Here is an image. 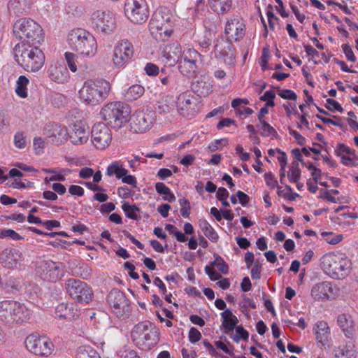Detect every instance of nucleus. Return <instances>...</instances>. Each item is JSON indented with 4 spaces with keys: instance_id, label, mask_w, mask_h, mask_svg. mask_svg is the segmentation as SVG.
<instances>
[{
    "instance_id": "f257e3e1",
    "label": "nucleus",
    "mask_w": 358,
    "mask_h": 358,
    "mask_svg": "<svg viewBox=\"0 0 358 358\" xmlns=\"http://www.w3.org/2000/svg\"><path fill=\"white\" fill-rule=\"evenodd\" d=\"M175 15L165 6L157 8L149 22V31L157 41L167 40L173 34Z\"/></svg>"
},
{
    "instance_id": "f03ea898",
    "label": "nucleus",
    "mask_w": 358,
    "mask_h": 358,
    "mask_svg": "<svg viewBox=\"0 0 358 358\" xmlns=\"http://www.w3.org/2000/svg\"><path fill=\"white\" fill-rule=\"evenodd\" d=\"M320 266L327 275L336 280L346 278L352 268L351 260L345 254L339 252L324 255L320 259Z\"/></svg>"
},
{
    "instance_id": "7ed1b4c3",
    "label": "nucleus",
    "mask_w": 358,
    "mask_h": 358,
    "mask_svg": "<svg viewBox=\"0 0 358 358\" xmlns=\"http://www.w3.org/2000/svg\"><path fill=\"white\" fill-rule=\"evenodd\" d=\"M67 43L78 55L92 57L97 52V43L94 36L82 28L71 29L67 36Z\"/></svg>"
},
{
    "instance_id": "20e7f679",
    "label": "nucleus",
    "mask_w": 358,
    "mask_h": 358,
    "mask_svg": "<svg viewBox=\"0 0 358 358\" xmlns=\"http://www.w3.org/2000/svg\"><path fill=\"white\" fill-rule=\"evenodd\" d=\"M110 90L109 81L104 79L91 80L84 83L79 91V96L85 103L96 106L108 96Z\"/></svg>"
},
{
    "instance_id": "39448f33",
    "label": "nucleus",
    "mask_w": 358,
    "mask_h": 358,
    "mask_svg": "<svg viewBox=\"0 0 358 358\" xmlns=\"http://www.w3.org/2000/svg\"><path fill=\"white\" fill-rule=\"evenodd\" d=\"M15 36L28 45L41 44L44 39L41 26L29 17L18 19L13 25Z\"/></svg>"
},
{
    "instance_id": "423d86ee",
    "label": "nucleus",
    "mask_w": 358,
    "mask_h": 358,
    "mask_svg": "<svg viewBox=\"0 0 358 358\" xmlns=\"http://www.w3.org/2000/svg\"><path fill=\"white\" fill-rule=\"evenodd\" d=\"M14 58L20 67H43L45 55L37 47L31 48L30 45L22 41L15 45L13 49Z\"/></svg>"
},
{
    "instance_id": "0eeeda50",
    "label": "nucleus",
    "mask_w": 358,
    "mask_h": 358,
    "mask_svg": "<svg viewBox=\"0 0 358 358\" xmlns=\"http://www.w3.org/2000/svg\"><path fill=\"white\" fill-rule=\"evenodd\" d=\"M31 311L23 303L13 300L0 301V319L8 324H22L28 321Z\"/></svg>"
},
{
    "instance_id": "6e6552de",
    "label": "nucleus",
    "mask_w": 358,
    "mask_h": 358,
    "mask_svg": "<svg viewBox=\"0 0 358 358\" xmlns=\"http://www.w3.org/2000/svg\"><path fill=\"white\" fill-rule=\"evenodd\" d=\"M131 110L127 105L120 101L110 102L104 105L100 115L103 120L114 129H120L128 121Z\"/></svg>"
},
{
    "instance_id": "1a4fd4ad",
    "label": "nucleus",
    "mask_w": 358,
    "mask_h": 358,
    "mask_svg": "<svg viewBox=\"0 0 358 358\" xmlns=\"http://www.w3.org/2000/svg\"><path fill=\"white\" fill-rule=\"evenodd\" d=\"M159 330L149 322H142L134 326L131 337L139 348L150 349L159 341Z\"/></svg>"
},
{
    "instance_id": "9d476101",
    "label": "nucleus",
    "mask_w": 358,
    "mask_h": 358,
    "mask_svg": "<svg viewBox=\"0 0 358 358\" xmlns=\"http://www.w3.org/2000/svg\"><path fill=\"white\" fill-rule=\"evenodd\" d=\"M35 272L41 279L55 282L64 276V268L59 262L49 259H39L36 262Z\"/></svg>"
},
{
    "instance_id": "9b49d317",
    "label": "nucleus",
    "mask_w": 358,
    "mask_h": 358,
    "mask_svg": "<svg viewBox=\"0 0 358 358\" xmlns=\"http://www.w3.org/2000/svg\"><path fill=\"white\" fill-rule=\"evenodd\" d=\"M27 349L35 355L48 357L54 350L55 346L52 341L45 336H40L38 334H31L25 339Z\"/></svg>"
},
{
    "instance_id": "f8f14e48",
    "label": "nucleus",
    "mask_w": 358,
    "mask_h": 358,
    "mask_svg": "<svg viewBox=\"0 0 358 358\" xmlns=\"http://www.w3.org/2000/svg\"><path fill=\"white\" fill-rule=\"evenodd\" d=\"M124 11L129 20L138 24L145 23L150 14L146 0H126Z\"/></svg>"
},
{
    "instance_id": "ddd939ff",
    "label": "nucleus",
    "mask_w": 358,
    "mask_h": 358,
    "mask_svg": "<svg viewBox=\"0 0 358 358\" xmlns=\"http://www.w3.org/2000/svg\"><path fill=\"white\" fill-rule=\"evenodd\" d=\"M69 296L80 303H89L93 296L91 288L80 280L69 279L65 285Z\"/></svg>"
},
{
    "instance_id": "4468645a",
    "label": "nucleus",
    "mask_w": 358,
    "mask_h": 358,
    "mask_svg": "<svg viewBox=\"0 0 358 358\" xmlns=\"http://www.w3.org/2000/svg\"><path fill=\"white\" fill-rule=\"evenodd\" d=\"M176 106L178 113L188 119L195 117L200 110L198 99L188 92L179 94L177 98Z\"/></svg>"
},
{
    "instance_id": "2eb2a0df",
    "label": "nucleus",
    "mask_w": 358,
    "mask_h": 358,
    "mask_svg": "<svg viewBox=\"0 0 358 358\" xmlns=\"http://www.w3.org/2000/svg\"><path fill=\"white\" fill-rule=\"evenodd\" d=\"M92 23L95 29L105 34H110L115 28V19L109 10H96L92 15Z\"/></svg>"
},
{
    "instance_id": "dca6fc26",
    "label": "nucleus",
    "mask_w": 358,
    "mask_h": 358,
    "mask_svg": "<svg viewBox=\"0 0 358 358\" xmlns=\"http://www.w3.org/2000/svg\"><path fill=\"white\" fill-rule=\"evenodd\" d=\"M202 58V55L194 49L187 50L180 58L171 57L169 52L165 58L166 64L164 66L165 67H173L178 63V67H181L182 64L189 67L192 66L198 67L203 65Z\"/></svg>"
},
{
    "instance_id": "f3484780",
    "label": "nucleus",
    "mask_w": 358,
    "mask_h": 358,
    "mask_svg": "<svg viewBox=\"0 0 358 358\" xmlns=\"http://www.w3.org/2000/svg\"><path fill=\"white\" fill-rule=\"evenodd\" d=\"M91 140L96 149H106L110 145L112 141L110 128L104 123L95 124L91 131Z\"/></svg>"
},
{
    "instance_id": "a211bd4d",
    "label": "nucleus",
    "mask_w": 358,
    "mask_h": 358,
    "mask_svg": "<svg viewBox=\"0 0 358 358\" xmlns=\"http://www.w3.org/2000/svg\"><path fill=\"white\" fill-rule=\"evenodd\" d=\"M134 54V48L128 40L120 41L115 47L113 62L116 67H122L128 64Z\"/></svg>"
},
{
    "instance_id": "6ab92c4d",
    "label": "nucleus",
    "mask_w": 358,
    "mask_h": 358,
    "mask_svg": "<svg viewBox=\"0 0 358 358\" xmlns=\"http://www.w3.org/2000/svg\"><path fill=\"white\" fill-rule=\"evenodd\" d=\"M246 25L240 16H232L227 20L224 34L229 40L239 41L245 34Z\"/></svg>"
},
{
    "instance_id": "aec40b11",
    "label": "nucleus",
    "mask_w": 358,
    "mask_h": 358,
    "mask_svg": "<svg viewBox=\"0 0 358 358\" xmlns=\"http://www.w3.org/2000/svg\"><path fill=\"white\" fill-rule=\"evenodd\" d=\"M108 303L113 313L119 317L129 310V300L124 293L117 289H112L108 295Z\"/></svg>"
},
{
    "instance_id": "412c9836",
    "label": "nucleus",
    "mask_w": 358,
    "mask_h": 358,
    "mask_svg": "<svg viewBox=\"0 0 358 358\" xmlns=\"http://www.w3.org/2000/svg\"><path fill=\"white\" fill-rule=\"evenodd\" d=\"M336 324L346 338L351 341L357 338L358 323L353 315L348 313H339L336 317Z\"/></svg>"
},
{
    "instance_id": "4be33fe9",
    "label": "nucleus",
    "mask_w": 358,
    "mask_h": 358,
    "mask_svg": "<svg viewBox=\"0 0 358 358\" xmlns=\"http://www.w3.org/2000/svg\"><path fill=\"white\" fill-rule=\"evenodd\" d=\"M89 127L83 121H76L69 126V140L76 145H83L88 141Z\"/></svg>"
},
{
    "instance_id": "5701e85b",
    "label": "nucleus",
    "mask_w": 358,
    "mask_h": 358,
    "mask_svg": "<svg viewBox=\"0 0 358 358\" xmlns=\"http://www.w3.org/2000/svg\"><path fill=\"white\" fill-rule=\"evenodd\" d=\"M180 73L188 78H192V88L200 96H207L212 92L213 85L205 76H202L201 79H196V71L189 69H181Z\"/></svg>"
},
{
    "instance_id": "b1692460",
    "label": "nucleus",
    "mask_w": 358,
    "mask_h": 358,
    "mask_svg": "<svg viewBox=\"0 0 358 358\" xmlns=\"http://www.w3.org/2000/svg\"><path fill=\"white\" fill-rule=\"evenodd\" d=\"M44 134L51 139L53 143L62 145L69 140V130L62 125L52 123L44 127Z\"/></svg>"
},
{
    "instance_id": "393cba45",
    "label": "nucleus",
    "mask_w": 358,
    "mask_h": 358,
    "mask_svg": "<svg viewBox=\"0 0 358 358\" xmlns=\"http://www.w3.org/2000/svg\"><path fill=\"white\" fill-rule=\"evenodd\" d=\"M231 40L220 38L217 39L215 45V52L218 54L220 59L227 64H234L235 59V48L231 42Z\"/></svg>"
},
{
    "instance_id": "a878e982",
    "label": "nucleus",
    "mask_w": 358,
    "mask_h": 358,
    "mask_svg": "<svg viewBox=\"0 0 358 358\" xmlns=\"http://www.w3.org/2000/svg\"><path fill=\"white\" fill-rule=\"evenodd\" d=\"M1 262L8 268H20L24 260L22 252L15 248L6 249L1 255Z\"/></svg>"
},
{
    "instance_id": "bb28decb",
    "label": "nucleus",
    "mask_w": 358,
    "mask_h": 358,
    "mask_svg": "<svg viewBox=\"0 0 358 358\" xmlns=\"http://www.w3.org/2000/svg\"><path fill=\"white\" fill-rule=\"evenodd\" d=\"M340 295V288L329 281L319 282L315 287V299L332 300Z\"/></svg>"
},
{
    "instance_id": "cd10ccee",
    "label": "nucleus",
    "mask_w": 358,
    "mask_h": 358,
    "mask_svg": "<svg viewBox=\"0 0 358 358\" xmlns=\"http://www.w3.org/2000/svg\"><path fill=\"white\" fill-rule=\"evenodd\" d=\"M152 124L151 115L141 110L135 112L130 119L131 129L136 133H145L150 129Z\"/></svg>"
},
{
    "instance_id": "c85d7f7f",
    "label": "nucleus",
    "mask_w": 358,
    "mask_h": 358,
    "mask_svg": "<svg viewBox=\"0 0 358 358\" xmlns=\"http://www.w3.org/2000/svg\"><path fill=\"white\" fill-rule=\"evenodd\" d=\"M315 336L317 340V346L321 349H327L331 346L330 328L327 322L320 321L316 324Z\"/></svg>"
},
{
    "instance_id": "c756f323",
    "label": "nucleus",
    "mask_w": 358,
    "mask_h": 358,
    "mask_svg": "<svg viewBox=\"0 0 358 358\" xmlns=\"http://www.w3.org/2000/svg\"><path fill=\"white\" fill-rule=\"evenodd\" d=\"M80 310L73 303L63 302L55 307V317L62 320H71L78 317Z\"/></svg>"
},
{
    "instance_id": "7c9ffc66",
    "label": "nucleus",
    "mask_w": 358,
    "mask_h": 358,
    "mask_svg": "<svg viewBox=\"0 0 358 358\" xmlns=\"http://www.w3.org/2000/svg\"><path fill=\"white\" fill-rule=\"evenodd\" d=\"M355 152V150L344 143H338L335 148V153L341 158L342 164L351 167L355 166L354 159H357Z\"/></svg>"
},
{
    "instance_id": "2f4dec72",
    "label": "nucleus",
    "mask_w": 358,
    "mask_h": 358,
    "mask_svg": "<svg viewBox=\"0 0 358 358\" xmlns=\"http://www.w3.org/2000/svg\"><path fill=\"white\" fill-rule=\"evenodd\" d=\"M333 358H357L355 345L352 341H348L345 345L335 348Z\"/></svg>"
},
{
    "instance_id": "473e14b6",
    "label": "nucleus",
    "mask_w": 358,
    "mask_h": 358,
    "mask_svg": "<svg viewBox=\"0 0 358 358\" xmlns=\"http://www.w3.org/2000/svg\"><path fill=\"white\" fill-rule=\"evenodd\" d=\"M220 317L224 332L227 334H229L234 331L237 324L238 323L237 317L234 315L229 309H226L222 313H221Z\"/></svg>"
},
{
    "instance_id": "72a5a7b5",
    "label": "nucleus",
    "mask_w": 358,
    "mask_h": 358,
    "mask_svg": "<svg viewBox=\"0 0 358 358\" xmlns=\"http://www.w3.org/2000/svg\"><path fill=\"white\" fill-rule=\"evenodd\" d=\"M128 173L129 171L125 169L124 162L120 160H115L110 162L106 170V176L108 177L115 176L118 180H120L122 176Z\"/></svg>"
},
{
    "instance_id": "f704fd0d",
    "label": "nucleus",
    "mask_w": 358,
    "mask_h": 358,
    "mask_svg": "<svg viewBox=\"0 0 358 358\" xmlns=\"http://www.w3.org/2000/svg\"><path fill=\"white\" fill-rule=\"evenodd\" d=\"M310 152H313V148H310V150L306 148H303L302 150L295 148L292 150V155L297 161L300 162L303 166L307 167L310 171L311 175L313 176V164L309 160H306V157L308 158L310 157Z\"/></svg>"
},
{
    "instance_id": "c9c22d12",
    "label": "nucleus",
    "mask_w": 358,
    "mask_h": 358,
    "mask_svg": "<svg viewBox=\"0 0 358 358\" xmlns=\"http://www.w3.org/2000/svg\"><path fill=\"white\" fill-rule=\"evenodd\" d=\"M199 227L203 234L212 242L216 243L218 241L219 236L213 227L205 219L199 220Z\"/></svg>"
},
{
    "instance_id": "e433bc0d",
    "label": "nucleus",
    "mask_w": 358,
    "mask_h": 358,
    "mask_svg": "<svg viewBox=\"0 0 358 358\" xmlns=\"http://www.w3.org/2000/svg\"><path fill=\"white\" fill-rule=\"evenodd\" d=\"M48 74L50 79L57 83H64L69 78L68 69H49Z\"/></svg>"
},
{
    "instance_id": "4c0bfd02",
    "label": "nucleus",
    "mask_w": 358,
    "mask_h": 358,
    "mask_svg": "<svg viewBox=\"0 0 358 358\" xmlns=\"http://www.w3.org/2000/svg\"><path fill=\"white\" fill-rule=\"evenodd\" d=\"M76 358H101L99 352L90 345H83L78 348Z\"/></svg>"
},
{
    "instance_id": "58836bf2",
    "label": "nucleus",
    "mask_w": 358,
    "mask_h": 358,
    "mask_svg": "<svg viewBox=\"0 0 358 358\" xmlns=\"http://www.w3.org/2000/svg\"><path fill=\"white\" fill-rule=\"evenodd\" d=\"M212 8L218 14L228 13L232 5V0H211Z\"/></svg>"
},
{
    "instance_id": "ea45409f",
    "label": "nucleus",
    "mask_w": 358,
    "mask_h": 358,
    "mask_svg": "<svg viewBox=\"0 0 358 358\" xmlns=\"http://www.w3.org/2000/svg\"><path fill=\"white\" fill-rule=\"evenodd\" d=\"M145 92V89L140 85H134L129 87L126 92L125 96L129 101L136 100Z\"/></svg>"
},
{
    "instance_id": "a19ab883",
    "label": "nucleus",
    "mask_w": 358,
    "mask_h": 358,
    "mask_svg": "<svg viewBox=\"0 0 358 358\" xmlns=\"http://www.w3.org/2000/svg\"><path fill=\"white\" fill-rule=\"evenodd\" d=\"M29 80L24 76H20L17 80L15 87V93L20 98H26L27 96V85Z\"/></svg>"
},
{
    "instance_id": "79ce46f5",
    "label": "nucleus",
    "mask_w": 358,
    "mask_h": 358,
    "mask_svg": "<svg viewBox=\"0 0 358 358\" xmlns=\"http://www.w3.org/2000/svg\"><path fill=\"white\" fill-rule=\"evenodd\" d=\"M235 332L232 331L229 334L230 338L236 343H239L241 340L246 341L249 338V333L242 326L236 327Z\"/></svg>"
},
{
    "instance_id": "37998d69",
    "label": "nucleus",
    "mask_w": 358,
    "mask_h": 358,
    "mask_svg": "<svg viewBox=\"0 0 358 358\" xmlns=\"http://www.w3.org/2000/svg\"><path fill=\"white\" fill-rule=\"evenodd\" d=\"M316 143H315V161L320 159V157L326 162L329 166H335L336 163L330 159V156L327 150H320V148H316Z\"/></svg>"
},
{
    "instance_id": "c03bdc74",
    "label": "nucleus",
    "mask_w": 358,
    "mask_h": 358,
    "mask_svg": "<svg viewBox=\"0 0 358 358\" xmlns=\"http://www.w3.org/2000/svg\"><path fill=\"white\" fill-rule=\"evenodd\" d=\"M321 236L327 243L331 245L338 244L343 239L342 234H336L331 231H322Z\"/></svg>"
},
{
    "instance_id": "a18cd8bd",
    "label": "nucleus",
    "mask_w": 358,
    "mask_h": 358,
    "mask_svg": "<svg viewBox=\"0 0 358 358\" xmlns=\"http://www.w3.org/2000/svg\"><path fill=\"white\" fill-rule=\"evenodd\" d=\"M0 239L20 241L23 237L13 229L3 228L0 229Z\"/></svg>"
},
{
    "instance_id": "49530a36",
    "label": "nucleus",
    "mask_w": 358,
    "mask_h": 358,
    "mask_svg": "<svg viewBox=\"0 0 358 358\" xmlns=\"http://www.w3.org/2000/svg\"><path fill=\"white\" fill-rule=\"evenodd\" d=\"M288 178L291 182H296L300 178L301 171L298 162H292L288 172Z\"/></svg>"
},
{
    "instance_id": "de8ad7c7",
    "label": "nucleus",
    "mask_w": 358,
    "mask_h": 358,
    "mask_svg": "<svg viewBox=\"0 0 358 358\" xmlns=\"http://www.w3.org/2000/svg\"><path fill=\"white\" fill-rule=\"evenodd\" d=\"M215 261L211 262L210 266L212 267H217V269L223 274L228 273L229 266L224 259L218 255H215Z\"/></svg>"
},
{
    "instance_id": "09e8293b",
    "label": "nucleus",
    "mask_w": 358,
    "mask_h": 358,
    "mask_svg": "<svg viewBox=\"0 0 358 358\" xmlns=\"http://www.w3.org/2000/svg\"><path fill=\"white\" fill-rule=\"evenodd\" d=\"M13 143L18 149H24L27 145V136L22 131H17L14 135Z\"/></svg>"
},
{
    "instance_id": "8fccbe9b",
    "label": "nucleus",
    "mask_w": 358,
    "mask_h": 358,
    "mask_svg": "<svg viewBox=\"0 0 358 358\" xmlns=\"http://www.w3.org/2000/svg\"><path fill=\"white\" fill-rule=\"evenodd\" d=\"M215 347L222 352L227 355H232L234 350V348L232 345L228 341H216L214 342Z\"/></svg>"
},
{
    "instance_id": "3c124183",
    "label": "nucleus",
    "mask_w": 358,
    "mask_h": 358,
    "mask_svg": "<svg viewBox=\"0 0 358 358\" xmlns=\"http://www.w3.org/2000/svg\"><path fill=\"white\" fill-rule=\"evenodd\" d=\"M33 185L34 182L26 179L22 180L21 178H15L10 184V187L17 189L31 187Z\"/></svg>"
},
{
    "instance_id": "603ef678",
    "label": "nucleus",
    "mask_w": 358,
    "mask_h": 358,
    "mask_svg": "<svg viewBox=\"0 0 358 358\" xmlns=\"http://www.w3.org/2000/svg\"><path fill=\"white\" fill-rule=\"evenodd\" d=\"M122 208L127 217L130 219H136L137 213L139 210L138 207L125 203L122 205Z\"/></svg>"
},
{
    "instance_id": "864d4df0",
    "label": "nucleus",
    "mask_w": 358,
    "mask_h": 358,
    "mask_svg": "<svg viewBox=\"0 0 358 358\" xmlns=\"http://www.w3.org/2000/svg\"><path fill=\"white\" fill-rule=\"evenodd\" d=\"M117 357L119 358H141L136 350L126 347L118 350Z\"/></svg>"
},
{
    "instance_id": "5fc2aeb1",
    "label": "nucleus",
    "mask_w": 358,
    "mask_h": 358,
    "mask_svg": "<svg viewBox=\"0 0 358 358\" xmlns=\"http://www.w3.org/2000/svg\"><path fill=\"white\" fill-rule=\"evenodd\" d=\"M260 134L262 136L268 137L270 136H275L276 134L275 129L266 121L260 122Z\"/></svg>"
},
{
    "instance_id": "6e6d98bb",
    "label": "nucleus",
    "mask_w": 358,
    "mask_h": 358,
    "mask_svg": "<svg viewBox=\"0 0 358 358\" xmlns=\"http://www.w3.org/2000/svg\"><path fill=\"white\" fill-rule=\"evenodd\" d=\"M33 145L36 155H41L46 145L45 140L41 137H35L33 141Z\"/></svg>"
},
{
    "instance_id": "4d7b16f0",
    "label": "nucleus",
    "mask_w": 358,
    "mask_h": 358,
    "mask_svg": "<svg viewBox=\"0 0 358 358\" xmlns=\"http://www.w3.org/2000/svg\"><path fill=\"white\" fill-rule=\"evenodd\" d=\"M227 143L228 141L227 138L217 139L209 144L208 149L210 152H215L226 146Z\"/></svg>"
},
{
    "instance_id": "13d9d810",
    "label": "nucleus",
    "mask_w": 358,
    "mask_h": 358,
    "mask_svg": "<svg viewBox=\"0 0 358 358\" xmlns=\"http://www.w3.org/2000/svg\"><path fill=\"white\" fill-rule=\"evenodd\" d=\"M179 204L181 207L180 215L184 217H187L190 213V203L189 201L182 197L179 199Z\"/></svg>"
},
{
    "instance_id": "bf43d9fd",
    "label": "nucleus",
    "mask_w": 358,
    "mask_h": 358,
    "mask_svg": "<svg viewBox=\"0 0 358 358\" xmlns=\"http://www.w3.org/2000/svg\"><path fill=\"white\" fill-rule=\"evenodd\" d=\"M235 110V114L237 117L241 116L248 117L254 113V110L245 106H239L237 108H233Z\"/></svg>"
},
{
    "instance_id": "052dcab7",
    "label": "nucleus",
    "mask_w": 358,
    "mask_h": 358,
    "mask_svg": "<svg viewBox=\"0 0 358 358\" xmlns=\"http://www.w3.org/2000/svg\"><path fill=\"white\" fill-rule=\"evenodd\" d=\"M201 332L195 327H191L189 331L188 338L191 343H196L201 340Z\"/></svg>"
},
{
    "instance_id": "680f3d73",
    "label": "nucleus",
    "mask_w": 358,
    "mask_h": 358,
    "mask_svg": "<svg viewBox=\"0 0 358 358\" xmlns=\"http://www.w3.org/2000/svg\"><path fill=\"white\" fill-rule=\"evenodd\" d=\"M78 56L73 52H66L64 59L67 63L68 67H76Z\"/></svg>"
},
{
    "instance_id": "e2e57ef3",
    "label": "nucleus",
    "mask_w": 358,
    "mask_h": 358,
    "mask_svg": "<svg viewBox=\"0 0 358 358\" xmlns=\"http://www.w3.org/2000/svg\"><path fill=\"white\" fill-rule=\"evenodd\" d=\"M122 183L130 185L133 188L137 187V180L136 178L131 174L126 173L122 178H120Z\"/></svg>"
},
{
    "instance_id": "0e129e2a",
    "label": "nucleus",
    "mask_w": 358,
    "mask_h": 358,
    "mask_svg": "<svg viewBox=\"0 0 358 358\" xmlns=\"http://www.w3.org/2000/svg\"><path fill=\"white\" fill-rule=\"evenodd\" d=\"M327 108L333 112H343V109L341 105L336 100L332 99H327Z\"/></svg>"
},
{
    "instance_id": "69168bd1",
    "label": "nucleus",
    "mask_w": 358,
    "mask_h": 358,
    "mask_svg": "<svg viewBox=\"0 0 358 358\" xmlns=\"http://www.w3.org/2000/svg\"><path fill=\"white\" fill-rule=\"evenodd\" d=\"M231 125L234 126V128H236L237 124L236 122L231 118H222L217 124V129H222L224 127H229Z\"/></svg>"
},
{
    "instance_id": "338daca9",
    "label": "nucleus",
    "mask_w": 358,
    "mask_h": 358,
    "mask_svg": "<svg viewBox=\"0 0 358 358\" xmlns=\"http://www.w3.org/2000/svg\"><path fill=\"white\" fill-rule=\"evenodd\" d=\"M205 272L211 280H218L221 278V275L218 273L212 266H206Z\"/></svg>"
},
{
    "instance_id": "774afa93",
    "label": "nucleus",
    "mask_w": 358,
    "mask_h": 358,
    "mask_svg": "<svg viewBox=\"0 0 358 358\" xmlns=\"http://www.w3.org/2000/svg\"><path fill=\"white\" fill-rule=\"evenodd\" d=\"M264 180L266 184L272 189H274L277 186V180L272 173L268 172L264 174Z\"/></svg>"
}]
</instances>
